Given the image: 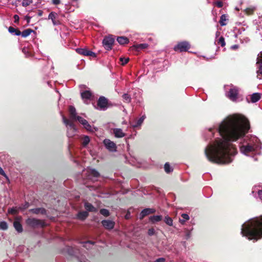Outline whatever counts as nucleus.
Segmentation results:
<instances>
[{
  "label": "nucleus",
  "mask_w": 262,
  "mask_h": 262,
  "mask_svg": "<svg viewBox=\"0 0 262 262\" xmlns=\"http://www.w3.org/2000/svg\"><path fill=\"white\" fill-rule=\"evenodd\" d=\"M57 16V14L54 12H51L48 16V19H51L52 23L54 26L58 25L60 24L58 20H56Z\"/></svg>",
  "instance_id": "nucleus-16"
},
{
  "label": "nucleus",
  "mask_w": 262,
  "mask_h": 262,
  "mask_svg": "<svg viewBox=\"0 0 262 262\" xmlns=\"http://www.w3.org/2000/svg\"><path fill=\"white\" fill-rule=\"evenodd\" d=\"M190 236H191V233L190 232H188L186 234V238L188 239L190 237Z\"/></svg>",
  "instance_id": "nucleus-55"
},
{
  "label": "nucleus",
  "mask_w": 262,
  "mask_h": 262,
  "mask_svg": "<svg viewBox=\"0 0 262 262\" xmlns=\"http://www.w3.org/2000/svg\"><path fill=\"white\" fill-rule=\"evenodd\" d=\"M82 244H83V247H84L85 248L88 249L94 245V243L90 242V241H88V242H83L82 243Z\"/></svg>",
  "instance_id": "nucleus-34"
},
{
  "label": "nucleus",
  "mask_w": 262,
  "mask_h": 262,
  "mask_svg": "<svg viewBox=\"0 0 262 262\" xmlns=\"http://www.w3.org/2000/svg\"><path fill=\"white\" fill-rule=\"evenodd\" d=\"M250 128L249 121L241 115H233L223 120L216 128L220 138L205 149L207 159L216 164H228L237 153L231 141H235L244 136Z\"/></svg>",
  "instance_id": "nucleus-1"
},
{
  "label": "nucleus",
  "mask_w": 262,
  "mask_h": 262,
  "mask_svg": "<svg viewBox=\"0 0 262 262\" xmlns=\"http://www.w3.org/2000/svg\"><path fill=\"white\" fill-rule=\"evenodd\" d=\"M87 172L89 173V176L90 177L97 178L99 176V173L94 169H89L87 170Z\"/></svg>",
  "instance_id": "nucleus-23"
},
{
  "label": "nucleus",
  "mask_w": 262,
  "mask_h": 262,
  "mask_svg": "<svg viewBox=\"0 0 262 262\" xmlns=\"http://www.w3.org/2000/svg\"><path fill=\"white\" fill-rule=\"evenodd\" d=\"M27 21H28V23H29L30 21V18H28Z\"/></svg>",
  "instance_id": "nucleus-60"
},
{
  "label": "nucleus",
  "mask_w": 262,
  "mask_h": 262,
  "mask_svg": "<svg viewBox=\"0 0 262 262\" xmlns=\"http://www.w3.org/2000/svg\"><path fill=\"white\" fill-rule=\"evenodd\" d=\"M84 207L85 209L88 211L96 212L97 210L96 208L89 203H85Z\"/></svg>",
  "instance_id": "nucleus-25"
},
{
  "label": "nucleus",
  "mask_w": 262,
  "mask_h": 262,
  "mask_svg": "<svg viewBox=\"0 0 262 262\" xmlns=\"http://www.w3.org/2000/svg\"><path fill=\"white\" fill-rule=\"evenodd\" d=\"M76 51L77 53L80 55L91 56L93 57L96 56V54L94 52L89 50L87 49L77 48L76 49Z\"/></svg>",
  "instance_id": "nucleus-13"
},
{
  "label": "nucleus",
  "mask_w": 262,
  "mask_h": 262,
  "mask_svg": "<svg viewBox=\"0 0 262 262\" xmlns=\"http://www.w3.org/2000/svg\"><path fill=\"white\" fill-rule=\"evenodd\" d=\"M232 48H237V46L234 45V46H232Z\"/></svg>",
  "instance_id": "nucleus-59"
},
{
  "label": "nucleus",
  "mask_w": 262,
  "mask_h": 262,
  "mask_svg": "<svg viewBox=\"0 0 262 262\" xmlns=\"http://www.w3.org/2000/svg\"><path fill=\"white\" fill-rule=\"evenodd\" d=\"M149 214V210L147 208L143 209L140 214V219H142L145 216Z\"/></svg>",
  "instance_id": "nucleus-30"
},
{
  "label": "nucleus",
  "mask_w": 262,
  "mask_h": 262,
  "mask_svg": "<svg viewBox=\"0 0 262 262\" xmlns=\"http://www.w3.org/2000/svg\"><path fill=\"white\" fill-rule=\"evenodd\" d=\"M22 52L26 57H28L30 55V51L29 49L27 48H23V49L22 50Z\"/></svg>",
  "instance_id": "nucleus-42"
},
{
  "label": "nucleus",
  "mask_w": 262,
  "mask_h": 262,
  "mask_svg": "<svg viewBox=\"0 0 262 262\" xmlns=\"http://www.w3.org/2000/svg\"><path fill=\"white\" fill-rule=\"evenodd\" d=\"M149 219L152 223H155L160 221L162 219V216L161 215H153L150 216Z\"/></svg>",
  "instance_id": "nucleus-26"
},
{
  "label": "nucleus",
  "mask_w": 262,
  "mask_h": 262,
  "mask_svg": "<svg viewBox=\"0 0 262 262\" xmlns=\"http://www.w3.org/2000/svg\"><path fill=\"white\" fill-rule=\"evenodd\" d=\"M34 31L31 29H27L21 32L17 29V36L21 35L23 37H26L30 35Z\"/></svg>",
  "instance_id": "nucleus-17"
},
{
  "label": "nucleus",
  "mask_w": 262,
  "mask_h": 262,
  "mask_svg": "<svg viewBox=\"0 0 262 262\" xmlns=\"http://www.w3.org/2000/svg\"><path fill=\"white\" fill-rule=\"evenodd\" d=\"M84 86H85L84 85H81V86H80V88H82V87H83V88H84Z\"/></svg>",
  "instance_id": "nucleus-61"
},
{
  "label": "nucleus",
  "mask_w": 262,
  "mask_h": 262,
  "mask_svg": "<svg viewBox=\"0 0 262 262\" xmlns=\"http://www.w3.org/2000/svg\"><path fill=\"white\" fill-rule=\"evenodd\" d=\"M164 222L167 225L170 226H171L173 225V221L172 219L169 217L168 216H166L165 217Z\"/></svg>",
  "instance_id": "nucleus-32"
},
{
  "label": "nucleus",
  "mask_w": 262,
  "mask_h": 262,
  "mask_svg": "<svg viewBox=\"0 0 262 262\" xmlns=\"http://www.w3.org/2000/svg\"><path fill=\"white\" fill-rule=\"evenodd\" d=\"M227 19V17L225 14L222 15L220 20V24L221 26H224L226 25V21Z\"/></svg>",
  "instance_id": "nucleus-29"
},
{
  "label": "nucleus",
  "mask_w": 262,
  "mask_h": 262,
  "mask_svg": "<svg viewBox=\"0 0 262 262\" xmlns=\"http://www.w3.org/2000/svg\"><path fill=\"white\" fill-rule=\"evenodd\" d=\"M32 3V0H23L22 5L24 7H27Z\"/></svg>",
  "instance_id": "nucleus-39"
},
{
  "label": "nucleus",
  "mask_w": 262,
  "mask_h": 262,
  "mask_svg": "<svg viewBox=\"0 0 262 262\" xmlns=\"http://www.w3.org/2000/svg\"><path fill=\"white\" fill-rule=\"evenodd\" d=\"M107 108V99L103 96L100 97L97 101V108L100 111H105Z\"/></svg>",
  "instance_id": "nucleus-5"
},
{
  "label": "nucleus",
  "mask_w": 262,
  "mask_h": 262,
  "mask_svg": "<svg viewBox=\"0 0 262 262\" xmlns=\"http://www.w3.org/2000/svg\"><path fill=\"white\" fill-rule=\"evenodd\" d=\"M145 118V116L143 115L141 117H140L139 119H138L135 123L133 124L132 125V127L134 128H136L139 126H140L141 124H142L143 121L144 120Z\"/></svg>",
  "instance_id": "nucleus-20"
},
{
  "label": "nucleus",
  "mask_w": 262,
  "mask_h": 262,
  "mask_svg": "<svg viewBox=\"0 0 262 262\" xmlns=\"http://www.w3.org/2000/svg\"><path fill=\"white\" fill-rule=\"evenodd\" d=\"M251 102L255 103L258 101L260 98V94L258 93H255L251 96Z\"/></svg>",
  "instance_id": "nucleus-21"
},
{
  "label": "nucleus",
  "mask_w": 262,
  "mask_h": 262,
  "mask_svg": "<svg viewBox=\"0 0 262 262\" xmlns=\"http://www.w3.org/2000/svg\"><path fill=\"white\" fill-rule=\"evenodd\" d=\"M238 90L236 87L230 88L228 93V97L232 101H236L238 98Z\"/></svg>",
  "instance_id": "nucleus-8"
},
{
  "label": "nucleus",
  "mask_w": 262,
  "mask_h": 262,
  "mask_svg": "<svg viewBox=\"0 0 262 262\" xmlns=\"http://www.w3.org/2000/svg\"><path fill=\"white\" fill-rule=\"evenodd\" d=\"M208 134L209 136H214V132L212 130V129L211 128H209V130H208Z\"/></svg>",
  "instance_id": "nucleus-49"
},
{
  "label": "nucleus",
  "mask_w": 262,
  "mask_h": 262,
  "mask_svg": "<svg viewBox=\"0 0 262 262\" xmlns=\"http://www.w3.org/2000/svg\"><path fill=\"white\" fill-rule=\"evenodd\" d=\"M18 19H19V17H18V16H17V21H18Z\"/></svg>",
  "instance_id": "nucleus-63"
},
{
  "label": "nucleus",
  "mask_w": 262,
  "mask_h": 262,
  "mask_svg": "<svg viewBox=\"0 0 262 262\" xmlns=\"http://www.w3.org/2000/svg\"><path fill=\"white\" fill-rule=\"evenodd\" d=\"M30 211L35 214H45L46 210L42 208H37L34 209H32L30 210Z\"/></svg>",
  "instance_id": "nucleus-22"
},
{
  "label": "nucleus",
  "mask_w": 262,
  "mask_h": 262,
  "mask_svg": "<svg viewBox=\"0 0 262 262\" xmlns=\"http://www.w3.org/2000/svg\"><path fill=\"white\" fill-rule=\"evenodd\" d=\"M113 133L116 138H122L125 136V134L120 128H114L113 129Z\"/></svg>",
  "instance_id": "nucleus-19"
},
{
  "label": "nucleus",
  "mask_w": 262,
  "mask_h": 262,
  "mask_svg": "<svg viewBox=\"0 0 262 262\" xmlns=\"http://www.w3.org/2000/svg\"><path fill=\"white\" fill-rule=\"evenodd\" d=\"M13 226L14 228L16 230V216H15L14 217Z\"/></svg>",
  "instance_id": "nucleus-50"
},
{
  "label": "nucleus",
  "mask_w": 262,
  "mask_h": 262,
  "mask_svg": "<svg viewBox=\"0 0 262 262\" xmlns=\"http://www.w3.org/2000/svg\"><path fill=\"white\" fill-rule=\"evenodd\" d=\"M125 219H128L130 217V213L129 211L127 212V214L125 215Z\"/></svg>",
  "instance_id": "nucleus-56"
},
{
  "label": "nucleus",
  "mask_w": 262,
  "mask_h": 262,
  "mask_svg": "<svg viewBox=\"0 0 262 262\" xmlns=\"http://www.w3.org/2000/svg\"><path fill=\"white\" fill-rule=\"evenodd\" d=\"M52 2L54 5H58L60 3V0H52Z\"/></svg>",
  "instance_id": "nucleus-53"
},
{
  "label": "nucleus",
  "mask_w": 262,
  "mask_h": 262,
  "mask_svg": "<svg viewBox=\"0 0 262 262\" xmlns=\"http://www.w3.org/2000/svg\"><path fill=\"white\" fill-rule=\"evenodd\" d=\"M241 234L249 239L257 240L262 237V216L251 220L244 223Z\"/></svg>",
  "instance_id": "nucleus-2"
},
{
  "label": "nucleus",
  "mask_w": 262,
  "mask_h": 262,
  "mask_svg": "<svg viewBox=\"0 0 262 262\" xmlns=\"http://www.w3.org/2000/svg\"><path fill=\"white\" fill-rule=\"evenodd\" d=\"M80 261L81 262H85V260H83V261H82V260H80Z\"/></svg>",
  "instance_id": "nucleus-62"
},
{
  "label": "nucleus",
  "mask_w": 262,
  "mask_h": 262,
  "mask_svg": "<svg viewBox=\"0 0 262 262\" xmlns=\"http://www.w3.org/2000/svg\"><path fill=\"white\" fill-rule=\"evenodd\" d=\"M48 84L49 85L50 84V82H48Z\"/></svg>",
  "instance_id": "nucleus-64"
},
{
  "label": "nucleus",
  "mask_w": 262,
  "mask_h": 262,
  "mask_svg": "<svg viewBox=\"0 0 262 262\" xmlns=\"http://www.w3.org/2000/svg\"><path fill=\"white\" fill-rule=\"evenodd\" d=\"M165 258H159L158 259H157L156 261H155L154 262H165Z\"/></svg>",
  "instance_id": "nucleus-48"
},
{
  "label": "nucleus",
  "mask_w": 262,
  "mask_h": 262,
  "mask_svg": "<svg viewBox=\"0 0 262 262\" xmlns=\"http://www.w3.org/2000/svg\"><path fill=\"white\" fill-rule=\"evenodd\" d=\"M8 229V224L5 221L0 222V229L3 230H6Z\"/></svg>",
  "instance_id": "nucleus-35"
},
{
  "label": "nucleus",
  "mask_w": 262,
  "mask_h": 262,
  "mask_svg": "<svg viewBox=\"0 0 262 262\" xmlns=\"http://www.w3.org/2000/svg\"><path fill=\"white\" fill-rule=\"evenodd\" d=\"M0 174L4 176H5L6 175L4 170L1 166H0Z\"/></svg>",
  "instance_id": "nucleus-52"
},
{
  "label": "nucleus",
  "mask_w": 262,
  "mask_h": 262,
  "mask_svg": "<svg viewBox=\"0 0 262 262\" xmlns=\"http://www.w3.org/2000/svg\"><path fill=\"white\" fill-rule=\"evenodd\" d=\"M8 213L12 214L14 215H15L16 213V207H13L11 209H9L8 211Z\"/></svg>",
  "instance_id": "nucleus-43"
},
{
  "label": "nucleus",
  "mask_w": 262,
  "mask_h": 262,
  "mask_svg": "<svg viewBox=\"0 0 262 262\" xmlns=\"http://www.w3.org/2000/svg\"><path fill=\"white\" fill-rule=\"evenodd\" d=\"M240 151L243 154L249 156L253 154H259L261 148L259 139L254 136L248 135L244 137V141L239 145Z\"/></svg>",
  "instance_id": "nucleus-3"
},
{
  "label": "nucleus",
  "mask_w": 262,
  "mask_h": 262,
  "mask_svg": "<svg viewBox=\"0 0 262 262\" xmlns=\"http://www.w3.org/2000/svg\"><path fill=\"white\" fill-rule=\"evenodd\" d=\"M181 217H182V219H180L179 222L181 224L183 225L185 224L186 221H188L189 219V215L186 213H183L181 215Z\"/></svg>",
  "instance_id": "nucleus-27"
},
{
  "label": "nucleus",
  "mask_w": 262,
  "mask_h": 262,
  "mask_svg": "<svg viewBox=\"0 0 262 262\" xmlns=\"http://www.w3.org/2000/svg\"><path fill=\"white\" fill-rule=\"evenodd\" d=\"M16 18H17L16 14H15V15L13 16L14 22L15 23H16Z\"/></svg>",
  "instance_id": "nucleus-57"
},
{
  "label": "nucleus",
  "mask_w": 262,
  "mask_h": 262,
  "mask_svg": "<svg viewBox=\"0 0 262 262\" xmlns=\"http://www.w3.org/2000/svg\"><path fill=\"white\" fill-rule=\"evenodd\" d=\"M258 70L257 71V77L259 79L262 78V51L257 55V62Z\"/></svg>",
  "instance_id": "nucleus-11"
},
{
  "label": "nucleus",
  "mask_w": 262,
  "mask_h": 262,
  "mask_svg": "<svg viewBox=\"0 0 262 262\" xmlns=\"http://www.w3.org/2000/svg\"><path fill=\"white\" fill-rule=\"evenodd\" d=\"M120 60L122 65L126 64L129 61V58L121 57Z\"/></svg>",
  "instance_id": "nucleus-40"
},
{
  "label": "nucleus",
  "mask_w": 262,
  "mask_h": 262,
  "mask_svg": "<svg viewBox=\"0 0 262 262\" xmlns=\"http://www.w3.org/2000/svg\"><path fill=\"white\" fill-rule=\"evenodd\" d=\"M76 120H78L81 124L83 125V127L89 132H94V130H97L96 128L91 126L85 119L81 117L78 116Z\"/></svg>",
  "instance_id": "nucleus-7"
},
{
  "label": "nucleus",
  "mask_w": 262,
  "mask_h": 262,
  "mask_svg": "<svg viewBox=\"0 0 262 262\" xmlns=\"http://www.w3.org/2000/svg\"><path fill=\"white\" fill-rule=\"evenodd\" d=\"M90 139L88 136H85L83 138L82 144L83 146H86L90 142Z\"/></svg>",
  "instance_id": "nucleus-36"
},
{
  "label": "nucleus",
  "mask_w": 262,
  "mask_h": 262,
  "mask_svg": "<svg viewBox=\"0 0 262 262\" xmlns=\"http://www.w3.org/2000/svg\"><path fill=\"white\" fill-rule=\"evenodd\" d=\"M147 46L148 45L146 43H141L134 45L133 47L136 50L139 51L140 50L146 48Z\"/></svg>",
  "instance_id": "nucleus-28"
},
{
  "label": "nucleus",
  "mask_w": 262,
  "mask_h": 262,
  "mask_svg": "<svg viewBox=\"0 0 262 262\" xmlns=\"http://www.w3.org/2000/svg\"><path fill=\"white\" fill-rule=\"evenodd\" d=\"M27 224L32 227H42L43 224L39 220L36 219H28L26 221Z\"/></svg>",
  "instance_id": "nucleus-12"
},
{
  "label": "nucleus",
  "mask_w": 262,
  "mask_h": 262,
  "mask_svg": "<svg viewBox=\"0 0 262 262\" xmlns=\"http://www.w3.org/2000/svg\"><path fill=\"white\" fill-rule=\"evenodd\" d=\"M190 48V45L186 41H183L178 43L174 47V50L176 51H179L180 52L187 51Z\"/></svg>",
  "instance_id": "nucleus-9"
},
{
  "label": "nucleus",
  "mask_w": 262,
  "mask_h": 262,
  "mask_svg": "<svg viewBox=\"0 0 262 262\" xmlns=\"http://www.w3.org/2000/svg\"><path fill=\"white\" fill-rule=\"evenodd\" d=\"M81 97L85 103L90 100L92 96V93L90 90H85L80 93Z\"/></svg>",
  "instance_id": "nucleus-14"
},
{
  "label": "nucleus",
  "mask_w": 262,
  "mask_h": 262,
  "mask_svg": "<svg viewBox=\"0 0 262 262\" xmlns=\"http://www.w3.org/2000/svg\"><path fill=\"white\" fill-rule=\"evenodd\" d=\"M69 112L70 114L71 119L72 120H76L77 119V113L75 108L73 106H69Z\"/></svg>",
  "instance_id": "nucleus-18"
},
{
  "label": "nucleus",
  "mask_w": 262,
  "mask_h": 262,
  "mask_svg": "<svg viewBox=\"0 0 262 262\" xmlns=\"http://www.w3.org/2000/svg\"><path fill=\"white\" fill-rule=\"evenodd\" d=\"M101 223L103 226L107 229H112L115 226V222L113 221L108 220H104L102 221Z\"/></svg>",
  "instance_id": "nucleus-15"
},
{
  "label": "nucleus",
  "mask_w": 262,
  "mask_h": 262,
  "mask_svg": "<svg viewBox=\"0 0 262 262\" xmlns=\"http://www.w3.org/2000/svg\"><path fill=\"white\" fill-rule=\"evenodd\" d=\"M103 144L105 148L111 152H115L117 150V146L116 144L108 139L103 140Z\"/></svg>",
  "instance_id": "nucleus-10"
},
{
  "label": "nucleus",
  "mask_w": 262,
  "mask_h": 262,
  "mask_svg": "<svg viewBox=\"0 0 262 262\" xmlns=\"http://www.w3.org/2000/svg\"><path fill=\"white\" fill-rule=\"evenodd\" d=\"M38 14L39 16H41L42 14V11H41V10H39Z\"/></svg>",
  "instance_id": "nucleus-58"
},
{
  "label": "nucleus",
  "mask_w": 262,
  "mask_h": 262,
  "mask_svg": "<svg viewBox=\"0 0 262 262\" xmlns=\"http://www.w3.org/2000/svg\"><path fill=\"white\" fill-rule=\"evenodd\" d=\"M62 121L67 128V136L69 138L74 136L77 132V128L73 123L67 119L63 115L62 116Z\"/></svg>",
  "instance_id": "nucleus-4"
},
{
  "label": "nucleus",
  "mask_w": 262,
  "mask_h": 262,
  "mask_svg": "<svg viewBox=\"0 0 262 262\" xmlns=\"http://www.w3.org/2000/svg\"><path fill=\"white\" fill-rule=\"evenodd\" d=\"M122 97H123V100L125 102H126L127 103H129L130 102L131 98L128 94H124Z\"/></svg>",
  "instance_id": "nucleus-37"
},
{
  "label": "nucleus",
  "mask_w": 262,
  "mask_h": 262,
  "mask_svg": "<svg viewBox=\"0 0 262 262\" xmlns=\"http://www.w3.org/2000/svg\"><path fill=\"white\" fill-rule=\"evenodd\" d=\"M17 220L18 218L17 217ZM23 231V227L17 221V232H21Z\"/></svg>",
  "instance_id": "nucleus-44"
},
{
  "label": "nucleus",
  "mask_w": 262,
  "mask_h": 262,
  "mask_svg": "<svg viewBox=\"0 0 262 262\" xmlns=\"http://www.w3.org/2000/svg\"><path fill=\"white\" fill-rule=\"evenodd\" d=\"M100 213L104 216H108L110 215L109 211L106 209H101Z\"/></svg>",
  "instance_id": "nucleus-38"
},
{
  "label": "nucleus",
  "mask_w": 262,
  "mask_h": 262,
  "mask_svg": "<svg viewBox=\"0 0 262 262\" xmlns=\"http://www.w3.org/2000/svg\"><path fill=\"white\" fill-rule=\"evenodd\" d=\"M117 40L120 45H125L129 42L128 39L124 36L118 37Z\"/></svg>",
  "instance_id": "nucleus-24"
},
{
  "label": "nucleus",
  "mask_w": 262,
  "mask_h": 262,
  "mask_svg": "<svg viewBox=\"0 0 262 262\" xmlns=\"http://www.w3.org/2000/svg\"><path fill=\"white\" fill-rule=\"evenodd\" d=\"M148 233L149 235H152L155 233V230L152 228L149 229L148 231Z\"/></svg>",
  "instance_id": "nucleus-46"
},
{
  "label": "nucleus",
  "mask_w": 262,
  "mask_h": 262,
  "mask_svg": "<svg viewBox=\"0 0 262 262\" xmlns=\"http://www.w3.org/2000/svg\"><path fill=\"white\" fill-rule=\"evenodd\" d=\"M149 210V214L150 213H153L155 212V210L154 209H151V208H147Z\"/></svg>",
  "instance_id": "nucleus-54"
},
{
  "label": "nucleus",
  "mask_w": 262,
  "mask_h": 262,
  "mask_svg": "<svg viewBox=\"0 0 262 262\" xmlns=\"http://www.w3.org/2000/svg\"><path fill=\"white\" fill-rule=\"evenodd\" d=\"M216 6L219 8H221L223 7V3L221 1H217L215 3Z\"/></svg>",
  "instance_id": "nucleus-47"
},
{
  "label": "nucleus",
  "mask_w": 262,
  "mask_h": 262,
  "mask_svg": "<svg viewBox=\"0 0 262 262\" xmlns=\"http://www.w3.org/2000/svg\"><path fill=\"white\" fill-rule=\"evenodd\" d=\"M218 43L222 46V47H224L225 46V39H224V38L223 37H221L219 39V41H218Z\"/></svg>",
  "instance_id": "nucleus-41"
},
{
  "label": "nucleus",
  "mask_w": 262,
  "mask_h": 262,
  "mask_svg": "<svg viewBox=\"0 0 262 262\" xmlns=\"http://www.w3.org/2000/svg\"><path fill=\"white\" fill-rule=\"evenodd\" d=\"M8 31L10 33H14L16 35V28H14L13 27H10L8 28Z\"/></svg>",
  "instance_id": "nucleus-45"
},
{
  "label": "nucleus",
  "mask_w": 262,
  "mask_h": 262,
  "mask_svg": "<svg viewBox=\"0 0 262 262\" xmlns=\"http://www.w3.org/2000/svg\"><path fill=\"white\" fill-rule=\"evenodd\" d=\"M164 170L166 173H170L172 171L173 169L170 166L168 163H166L164 165Z\"/></svg>",
  "instance_id": "nucleus-33"
},
{
  "label": "nucleus",
  "mask_w": 262,
  "mask_h": 262,
  "mask_svg": "<svg viewBox=\"0 0 262 262\" xmlns=\"http://www.w3.org/2000/svg\"><path fill=\"white\" fill-rule=\"evenodd\" d=\"M77 216L79 219L84 220L88 216V213L86 211L80 212L78 214Z\"/></svg>",
  "instance_id": "nucleus-31"
},
{
  "label": "nucleus",
  "mask_w": 262,
  "mask_h": 262,
  "mask_svg": "<svg viewBox=\"0 0 262 262\" xmlns=\"http://www.w3.org/2000/svg\"><path fill=\"white\" fill-rule=\"evenodd\" d=\"M114 43V39L112 36H105L102 41L103 46L107 50H110Z\"/></svg>",
  "instance_id": "nucleus-6"
},
{
  "label": "nucleus",
  "mask_w": 262,
  "mask_h": 262,
  "mask_svg": "<svg viewBox=\"0 0 262 262\" xmlns=\"http://www.w3.org/2000/svg\"><path fill=\"white\" fill-rule=\"evenodd\" d=\"M258 194L259 199L262 201V190L258 191Z\"/></svg>",
  "instance_id": "nucleus-51"
}]
</instances>
